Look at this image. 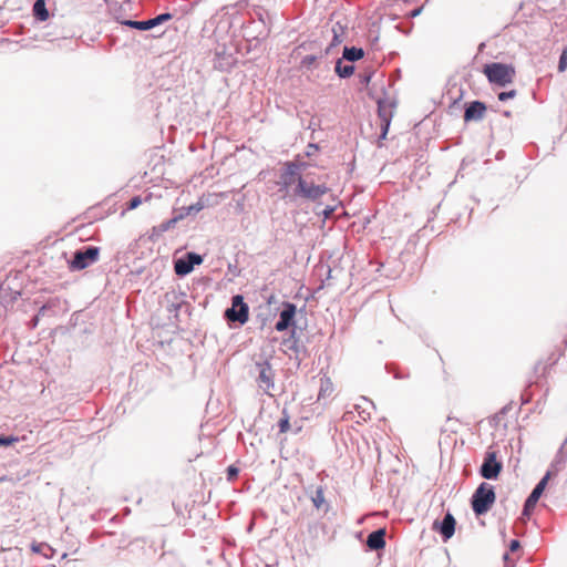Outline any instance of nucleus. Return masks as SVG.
Instances as JSON below:
<instances>
[{"label": "nucleus", "mask_w": 567, "mask_h": 567, "mask_svg": "<svg viewBox=\"0 0 567 567\" xmlns=\"http://www.w3.org/2000/svg\"><path fill=\"white\" fill-rule=\"evenodd\" d=\"M320 150L317 143H309L306 147L305 157H312Z\"/></svg>", "instance_id": "obj_39"}, {"label": "nucleus", "mask_w": 567, "mask_h": 567, "mask_svg": "<svg viewBox=\"0 0 567 567\" xmlns=\"http://www.w3.org/2000/svg\"><path fill=\"white\" fill-rule=\"evenodd\" d=\"M422 8H416L411 11V17L414 18L421 13Z\"/></svg>", "instance_id": "obj_51"}, {"label": "nucleus", "mask_w": 567, "mask_h": 567, "mask_svg": "<svg viewBox=\"0 0 567 567\" xmlns=\"http://www.w3.org/2000/svg\"><path fill=\"white\" fill-rule=\"evenodd\" d=\"M553 476L550 475V473H545V475L540 478V481L535 485V487L533 488V491L530 492V494L527 496L528 498H530V502H538L539 498L542 497L547 484H548V481Z\"/></svg>", "instance_id": "obj_19"}, {"label": "nucleus", "mask_w": 567, "mask_h": 567, "mask_svg": "<svg viewBox=\"0 0 567 567\" xmlns=\"http://www.w3.org/2000/svg\"><path fill=\"white\" fill-rule=\"evenodd\" d=\"M456 520L454 516L447 512L441 520H434L432 529L439 533L443 542H447L455 533Z\"/></svg>", "instance_id": "obj_12"}, {"label": "nucleus", "mask_w": 567, "mask_h": 567, "mask_svg": "<svg viewBox=\"0 0 567 567\" xmlns=\"http://www.w3.org/2000/svg\"><path fill=\"white\" fill-rule=\"evenodd\" d=\"M392 368L393 367L391 364H386L385 365L386 371L389 373H393L394 379L403 380V379H408L409 378V373H401L399 371H393Z\"/></svg>", "instance_id": "obj_42"}, {"label": "nucleus", "mask_w": 567, "mask_h": 567, "mask_svg": "<svg viewBox=\"0 0 567 567\" xmlns=\"http://www.w3.org/2000/svg\"><path fill=\"white\" fill-rule=\"evenodd\" d=\"M346 27H340V32L337 31L336 27H332L333 38L330 43V47H337L342 42V35L344 33Z\"/></svg>", "instance_id": "obj_32"}, {"label": "nucleus", "mask_w": 567, "mask_h": 567, "mask_svg": "<svg viewBox=\"0 0 567 567\" xmlns=\"http://www.w3.org/2000/svg\"><path fill=\"white\" fill-rule=\"evenodd\" d=\"M365 403L370 404L371 406H373V403L372 401H368L367 399H364Z\"/></svg>", "instance_id": "obj_55"}, {"label": "nucleus", "mask_w": 567, "mask_h": 567, "mask_svg": "<svg viewBox=\"0 0 567 567\" xmlns=\"http://www.w3.org/2000/svg\"><path fill=\"white\" fill-rule=\"evenodd\" d=\"M503 470V463L497 458V452L487 450L478 473L485 480H496Z\"/></svg>", "instance_id": "obj_8"}, {"label": "nucleus", "mask_w": 567, "mask_h": 567, "mask_svg": "<svg viewBox=\"0 0 567 567\" xmlns=\"http://www.w3.org/2000/svg\"><path fill=\"white\" fill-rule=\"evenodd\" d=\"M18 441L19 439L14 435H0V446H10Z\"/></svg>", "instance_id": "obj_37"}, {"label": "nucleus", "mask_w": 567, "mask_h": 567, "mask_svg": "<svg viewBox=\"0 0 567 567\" xmlns=\"http://www.w3.org/2000/svg\"><path fill=\"white\" fill-rule=\"evenodd\" d=\"M320 59L319 54H309L301 59L300 66L310 70L312 64Z\"/></svg>", "instance_id": "obj_30"}, {"label": "nucleus", "mask_w": 567, "mask_h": 567, "mask_svg": "<svg viewBox=\"0 0 567 567\" xmlns=\"http://www.w3.org/2000/svg\"><path fill=\"white\" fill-rule=\"evenodd\" d=\"M536 504H537L536 502H530V498L527 497L524 502L522 515L525 517H529V515L534 511Z\"/></svg>", "instance_id": "obj_34"}, {"label": "nucleus", "mask_w": 567, "mask_h": 567, "mask_svg": "<svg viewBox=\"0 0 567 567\" xmlns=\"http://www.w3.org/2000/svg\"><path fill=\"white\" fill-rule=\"evenodd\" d=\"M131 513V509L128 507L125 508V514H130Z\"/></svg>", "instance_id": "obj_57"}, {"label": "nucleus", "mask_w": 567, "mask_h": 567, "mask_svg": "<svg viewBox=\"0 0 567 567\" xmlns=\"http://www.w3.org/2000/svg\"><path fill=\"white\" fill-rule=\"evenodd\" d=\"M504 115H505V116H509V115H511V112H509V111H505V112H504Z\"/></svg>", "instance_id": "obj_56"}, {"label": "nucleus", "mask_w": 567, "mask_h": 567, "mask_svg": "<svg viewBox=\"0 0 567 567\" xmlns=\"http://www.w3.org/2000/svg\"><path fill=\"white\" fill-rule=\"evenodd\" d=\"M364 56V50L362 48L358 47H344L342 51V58L343 60H347L348 62H357L361 60Z\"/></svg>", "instance_id": "obj_21"}, {"label": "nucleus", "mask_w": 567, "mask_h": 567, "mask_svg": "<svg viewBox=\"0 0 567 567\" xmlns=\"http://www.w3.org/2000/svg\"><path fill=\"white\" fill-rule=\"evenodd\" d=\"M30 549L32 553L41 554L45 558H52L55 553V550L47 543L32 542L30 545Z\"/></svg>", "instance_id": "obj_25"}, {"label": "nucleus", "mask_w": 567, "mask_h": 567, "mask_svg": "<svg viewBox=\"0 0 567 567\" xmlns=\"http://www.w3.org/2000/svg\"><path fill=\"white\" fill-rule=\"evenodd\" d=\"M55 303L56 302L54 300H49L45 305L40 307V309L37 313V315H39V318L45 316L47 311L51 310L55 306Z\"/></svg>", "instance_id": "obj_41"}, {"label": "nucleus", "mask_w": 567, "mask_h": 567, "mask_svg": "<svg viewBox=\"0 0 567 567\" xmlns=\"http://www.w3.org/2000/svg\"><path fill=\"white\" fill-rule=\"evenodd\" d=\"M6 481H8V477H7L6 475L0 476V484H1L2 482H6Z\"/></svg>", "instance_id": "obj_54"}, {"label": "nucleus", "mask_w": 567, "mask_h": 567, "mask_svg": "<svg viewBox=\"0 0 567 567\" xmlns=\"http://www.w3.org/2000/svg\"><path fill=\"white\" fill-rule=\"evenodd\" d=\"M255 368L257 371L256 382L258 388L264 391V393L271 395L270 390L275 388V371L271 367L269 360L265 359L262 361H257L255 363Z\"/></svg>", "instance_id": "obj_7"}, {"label": "nucleus", "mask_w": 567, "mask_h": 567, "mask_svg": "<svg viewBox=\"0 0 567 567\" xmlns=\"http://www.w3.org/2000/svg\"><path fill=\"white\" fill-rule=\"evenodd\" d=\"M39 319H40V318H39V315H35V316L30 320V327H31L32 329H34V328L38 326V323H39Z\"/></svg>", "instance_id": "obj_48"}, {"label": "nucleus", "mask_w": 567, "mask_h": 567, "mask_svg": "<svg viewBox=\"0 0 567 567\" xmlns=\"http://www.w3.org/2000/svg\"><path fill=\"white\" fill-rule=\"evenodd\" d=\"M353 64H343V59L336 61L334 72L340 79H349L354 73Z\"/></svg>", "instance_id": "obj_23"}, {"label": "nucleus", "mask_w": 567, "mask_h": 567, "mask_svg": "<svg viewBox=\"0 0 567 567\" xmlns=\"http://www.w3.org/2000/svg\"><path fill=\"white\" fill-rule=\"evenodd\" d=\"M520 548V543L518 539H512L509 542V546H508V549L511 553H515L517 551L518 549Z\"/></svg>", "instance_id": "obj_44"}, {"label": "nucleus", "mask_w": 567, "mask_h": 567, "mask_svg": "<svg viewBox=\"0 0 567 567\" xmlns=\"http://www.w3.org/2000/svg\"><path fill=\"white\" fill-rule=\"evenodd\" d=\"M516 94V90L503 91L498 93L497 97L501 102H505L507 100L514 99Z\"/></svg>", "instance_id": "obj_38"}, {"label": "nucleus", "mask_w": 567, "mask_h": 567, "mask_svg": "<svg viewBox=\"0 0 567 567\" xmlns=\"http://www.w3.org/2000/svg\"><path fill=\"white\" fill-rule=\"evenodd\" d=\"M311 501H312V504L313 506L319 509L322 504L324 503V494H323V488L321 486H319L313 496L311 497Z\"/></svg>", "instance_id": "obj_28"}, {"label": "nucleus", "mask_w": 567, "mask_h": 567, "mask_svg": "<svg viewBox=\"0 0 567 567\" xmlns=\"http://www.w3.org/2000/svg\"><path fill=\"white\" fill-rule=\"evenodd\" d=\"M238 474H239V468L235 465H229L226 468V478L228 482H234L238 477Z\"/></svg>", "instance_id": "obj_35"}, {"label": "nucleus", "mask_w": 567, "mask_h": 567, "mask_svg": "<svg viewBox=\"0 0 567 567\" xmlns=\"http://www.w3.org/2000/svg\"><path fill=\"white\" fill-rule=\"evenodd\" d=\"M316 47V42H302L298 48L297 50H303V51H307V50H313Z\"/></svg>", "instance_id": "obj_45"}, {"label": "nucleus", "mask_w": 567, "mask_h": 567, "mask_svg": "<svg viewBox=\"0 0 567 567\" xmlns=\"http://www.w3.org/2000/svg\"><path fill=\"white\" fill-rule=\"evenodd\" d=\"M496 499L494 486L488 483H481L471 497V507L476 516L486 514Z\"/></svg>", "instance_id": "obj_3"}, {"label": "nucleus", "mask_w": 567, "mask_h": 567, "mask_svg": "<svg viewBox=\"0 0 567 567\" xmlns=\"http://www.w3.org/2000/svg\"><path fill=\"white\" fill-rule=\"evenodd\" d=\"M236 62V59L229 54V55H226V54H221L219 52L216 53V58H215V68L216 69H219L221 71H229L234 64Z\"/></svg>", "instance_id": "obj_22"}, {"label": "nucleus", "mask_w": 567, "mask_h": 567, "mask_svg": "<svg viewBox=\"0 0 567 567\" xmlns=\"http://www.w3.org/2000/svg\"><path fill=\"white\" fill-rule=\"evenodd\" d=\"M333 47H330V44L324 49V51H320V59L328 55L330 53V50L332 49Z\"/></svg>", "instance_id": "obj_49"}, {"label": "nucleus", "mask_w": 567, "mask_h": 567, "mask_svg": "<svg viewBox=\"0 0 567 567\" xmlns=\"http://www.w3.org/2000/svg\"><path fill=\"white\" fill-rule=\"evenodd\" d=\"M255 13L258 18V21H254L252 27H260L261 30L259 31V34H264L265 33V10L258 9V10H255ZM249 28H251V25H249Z\"/></svg>", "instance_id": "obj_29"}, {"label": "nucleus", "mask_w": 567, "mask_h": 567, "mask_svg": "<svg viewBox=\"0 0 567 567\" xmlns=\"http://www.w3.org/2000/svg\"><path fill=\"white\" fill-rule=\"evenodd\" d=\"M172 19H173V14L171 12H163V13H159V14L155 16L154 18H151L147 20L138 21V20L127 19V20H117V21L122 25H125V27H128L132 29H136L140 31H147V30L154 29Z\"/></svg>", "instance_id": "obj_10"}, {"label": "nucleus", "mask_w": 567, "mask_h": 567, "mask_svg": "<svg viewBox=\"0 0 567 567\" xmlns=\"http://www.w3.org/2000/svg\"><path fill=\"white\" fill-rule=\"evenodd\" d=\"M203 261V256L188 251L182 257L174 259V271L178 277H185L194 270L195 266H199Z\"/></svg>", "instance_id": "obj_9"}, {"label": "nucleus", "mask_w": 567, "mask_h": 567, "mask_svg": "<svg viewBox=\"0 0 567 567\" xmlns=\"http://www.w3.org/2000/svg\"><path fill=\"white\" fill-rule=\"evenodd\" d=\"M486 112V104L482 101L475 100L465 104L464 107V122L481 121Z\"/></svg>", "instance_id": "obj_15"}, {"label": "nucleus", "mask_w": 567, "mask_h": 567, "mask_svg": "<svg viewBox=\"0 0 567 567\" xmlns=\"http://www.w3.org/2000/svg\"><path fill=\"white\" fill-rule=\"evenodd\" d=\"M295 183L297 184V175L288 166L284 165L278 182L280 190H288Z\"/></svg>", "instance_id": "obj_18"}, {"label": "nucleus", "mask_w": 567, "mask_h": 567, "mask_svg": "<svg viewBox=\"0 0 567 567\" xmlns=\"http://www.w3.org/2000/svg\"><path fill=\"white\" fill-rule=\"evenodd\" d=\"M373 74H374V71H373V70H367V71H364L363 73H360V74L358 75V78H359V83H360L361 85L368 86V85H369V83L371 82V79H372Z\"/></svg>", "instance_id": "obj_33"}, {"label": "nucleus", "mask_w": 567, "mask_h": 567, "mask_svg": "<svg viewBox=\"0 0 567 567\" xmlns=\"http://www.w3.org/2000/svg\"><path fill=\"white\" fill-rule=\"evenodd\" d=\"M386 530L385 528H378L371 532L367 537V547L370 550H380L383 549L386 545L385 542Z\"/></svg>", "instance_id": "obj_17"}, {"label": "nucleus", "mask_w": 567, "mask_h": 567, "mask_svg": "<svg viewBox=\"0 0 567 567\" xmlns=\"http://www.w3.org/2000/svg\"><path fill=\"white\" fill-rule=\"evenodd\" d=\"M308 128L312 130L315 132L316 131V124L312 121H310V123L308 125Z\"/></svg>", "instance_id": "obj_52"}, {"label": "nucleus", "mask_w": 567, "mask_h": 567, "mask_svg": "<svg viewBox=\"0 0 567 567\" xmlns=\"http://www.w3.org/2000/svg\"><path fill=\"white\" fill-rule=\"evenodd\" d=\"M391 122L383 121L380 122V134L378 136L377 145L378 147L383 146V141L386 140L389 130H390Z\"/></svg>", "instance_id": "obj_27"}, {"label": "nucleus", "mask_w": 567, "mask_h": 567, "mask_svg": "<svg viewBox=\"0 0 567 567\" xmlns=\"http://www.w3.org/2000/svg\"><path fill=\"white\" fill-rule=\"evenodd\" d=\"M203 208H204V206L202 203H196L188 207H183L182 212L179 214H184V217L188 216V215H195L198 212H200Z\"/></svg>", "instance_id": "obj_31"}, {"label": "nucleus", "mask_w": 567, "mask_h": 567, "mask_svg": "<svg viewBox=\"0 0 567 567\" xmlns=\"http://www.w3.org/2000/svg\"><path fill=\"white\" fill-rule=\"evenodd\" d=\"M32 14L37 21L44 22L50 18L45 0H35L32 7Z\"/></svg>", "instance_id": "obj_20"}, {"label": "nucleus", "mask_w": 567, "mask_h": 567, "mask_svg": "<svg viewBox=\"0 0 567 567\" xmlns=\"http://www.w3.org/2000/svg\"><path fill=\"white\" fill-rule=\"evenodd\" d=\"M566 69H567V45L561 51L559 61H558V71L564 72Z\"/></svg>", "instance_id": "obj_36"}, {"label": "nucleus", "mask_w": 567, "mask_h": 567, "mask_svg": "<svg viewBox=\"0 0 567 567\" xmlns=\"http://www.w3.org/2000/svg\"><path fill=\"white\" fill-rule=\"evenodd\" d=\"M184 218V214H178L165 221H162L159 225L153 227V233L156 235H162L163 233L168 231L172 229L176 223Z\"/></svg>", "instance_id": "obj_24"}, {"label": "nucleus", "mask_w": 567, "mask_h": 567, "mask_svg": "<svg viewBox=\"0 0 567 567\" xmlns=\"http://www.w3.org/2000/svg\"><path fill=\"white\" fill-rule=\"evenodd\" d=\"M355 409L358 410V414L361 420L367 421L370 419V412H368L365 409H361L360 405H355Z\"/></svg>", "instance_id": "obj_43"}, {"label": "nucleus", "mask_w": 567, "mask_h": 567, "mask_svg": "<svg viewBox=\"0 0 567 567\" xmlns=\"http://www.w3.org/2000/svg\"><path fill=\"white\" fill-rule=\"evenodd\" d=\"M303 157L298 154L292 161L285 163V166H288L297 175V185L292 188L290 198L316 203L329 192V187L326 182L316 184L311 173L302 174L312 166L311 163L303 161Z\"/></svg>", "instance_id": "obj_1"}, {"label": "nucleus", "mask_w": 567, "mask_h": 567, "mask_svg": "<svg viewBox=\"0 0 567 567\" xmlns=\"http://www.w3.org/2000/svg\"><path fill=\"white\" fill-rule=\"evenodd\" d=\"M369 95L370 97L374 99L378 104V116L380 118V122H392L393 109L395 107V103L390 101L385 96H374L371 90L369 91Z\"/></svg>", "instance_id": "obj_14"}, {"label": "nucleus", "mask_w": 567, "mask_h": 567, "mask_svg": "<svg viewBox=\"0 0 567 567\" xmlns=\"http://www.w3.org/2000/svg\"><path fill=\"white\" fill-rule=\"evenodd\" d=\"M100 251V247L91 245L76 249L68 260V268L71 271H80L90 267L99 260Z\"/></svg>", "instance_id": "obj_5"}, {"label": "nucleus", "mask_w": 567, "mask_h": 567, "mask_svg": "<svg viewBox=\"0 0 567 567\" xmlns=\"http://www.w3.org/2000/svg\"><path fill=\"white\" fill-rule=\"evenodd\" d=\"M281 414L282 416L278 422V427L280 433H286L290 429V416L286 408L282 409Z\"/></svg>", "instance_id": "obj_26"}, {"label": "nucleus", "mask_w": 567, "mask_h": 567, "mask_svg": "<svg viewBox=\"0 0 567 567\" xmlns=\"http://www.w3.org/2000/svg\"><path fill=\"white\" fill-rule=\"evenodd\" d=\"M166 310L176 323L183 322L192 315V305L186 300L185 292L172 291L165 295Z\"/></svg>", "instance_id": "obj_4"}, {"label": "nucleus", "mask_w": 567, "mask_h": 567, "mask_svg": "<svg viewBox=\"0 0 567 567\" xmlns=\"http://www.w3.org/2000/svg\"><path fill=\"white\" fill-rule=\"evenodd\" d=\"M567 462V437L558 449L554 460L551 461L547 473H550L551 476L557 475L564 467Z\"/></svg>", "instance_id": "obj_16"}, {"label": "nucleus", "mask_w": 567, "mask_h": 567, "mask_svg": "<svg viewBox=\"0 0 567 567\" xmlns=\"http://www.w3.org/2000/svg\"><path fill=\"white\" fill-rule=\"evenodd\" d=\"M483 73L489 83L501 87L511 84L516 74L513 65L501 62L486 63L483 66Z\"/></svg>", "instance_id": "obj_2"}, {"label": "nucleus", "mask_w": 567, "mask_h": 567, "mask_svg": "<svg viewBox=\"0 0 567 567\" xmlns=\"http://www.w3.org/2000/svg\"><path fill=\"white\" fill-rule=\"evenodd\" d=\"M287 350L291 351L295 354V358L300 362V355L307 354V348L301 342L300 337L297 333V329H291L288 338H285L281 342Z\"/></svg>", "instance_id": "obj_13"}, {"label": "nucleus", "mask_w": 567, "mask_h": 567, "mask_svg": "<svg viewBox=\"0 0 567 567\" xmlns=\"http://www.w3.org/2000/svg\"><path fill=\"white\" fill-rule=\"evenodd\" d=\"M337 28V31L340 32V27H343L340 22L333 24Z\"/></svg>", "instance_id": "obj_53"}, {"label": "nucleus", "mask_w": 567, "mask_h": 567, "mask_svg": "<svg viewBox=\"0 0 567 567\" xmlns=\"http://www.w3.org/2000/svg\"><path fill=\"white\" fill-rule=\"evenodd\" d=\"M225 320L231 326L238 323L245 324L249 319V307L241 295H235L231 298V306L224 312Z\"/></svg>", "instance_id": "obj_6"}, {"label": "nucleus", "mask_w": 567, "mask_h": 567, "mask_svg": "<svg viewBox=\"0 0 567 567\" xmlns=\"http://www.w3.org/2000/svg\"><path fill=\"white\" fill-rule=\"evenodd\" d=\"M297 306L292 302H282V309L279 312V319L275 323V329L278 332H284L291 329H297L296 326Z\"/></svg>", "instance_id": "obj_11"}, {"label": "nucleus", "mask_w": 567, "mask_h": 567, "mask_svg": "<svg viewBox=\"0 0 567 567\" xmlns=\"http://www.w3.org/2000/svg\"><path fill=\"white\" fill-rule=\"evenodd\" d=\"M261 30L260 27H255V32H248L249 35L254 37V38H260V37H265V33L264 34H259V31Z\"/></svg>", "instance_id": "obj_47"}, {"label": "nucleus", "mask_w": 567, "mask_h": 567, "mask_svg": "<svg viewBox=\"0 0 567 567\" xmlns=\"http://www.w3.org/2000/svg\"><path fill=\"white\" fill-rule=\"evenodd\" d=\"M503 560L505 563L506 566H514L515 565V559H513L509 555L508 551H506L504 555H503Z\"/></svg>", "instance_id": "obj_46"}, {"label": "nucleus", "mask_w": 567, "mask_h": 567, "mask_svg": "<svg viewBox=\"0 0 567 567\" xmlns=\"http://www.w3.org/2000/svg\"><path fill=\"white\" fill-rule=\"evenodd\" d=\"M142 204V197L141 196H133L130 198V200L126 204L127 209L132 210L137 208Z\"/></svg>", "instance_id": "obj_40"}, {"label": "nucleus", "mask_w": 567, "mask_h": 567, "mask_svg": "<svg viewBox=\"0 0 567 567\" xmlns=\"http://www.w3.org/2000/svg\"><path fill=\"white\" fill-rule=\"evenodd\" d=\"M332 213H333V208H331V207H326L323 209V215L326 218H329Z\"/></svg>", "instance_id": "obj_50"}]
</instances>
